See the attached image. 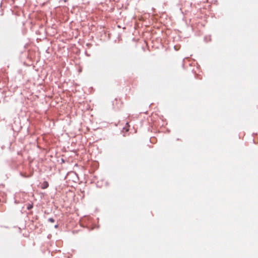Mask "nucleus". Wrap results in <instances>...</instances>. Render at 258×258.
Masks as SVG:
<instances>
[{
	"instance_id": "nucleus-2",
	"label": "nucleus",
	"mask_w": 258,
	"mask_h": 258,
	"mask_svg": "<svg viewBox=\"0 0 258 258\" xmlns=\"http://www.w3.org/2000/svg\"><path fill=\"white\" fill-rule=\"evenodd\" d=\"M48 221H49L50 222H54V220L52 218H49L48 219Z\"/></svg>"
},
{
	"instance_id": "nucleus-3",
	"label": "nucleus",
	"mask_w": 258,
	"mask_h": 258,
	"mask_svg": "<svg viewBox=\"0 0 258 258\" xmlns=\"http://www.w3.org/2000/svg\"><path fill=\"white\" fill-rule=\"evenodd\" d=\"M32 207H33V206H32V205L29 204V205L27 206V209H28V210H30V209H31L32 208Z\"/></svg>"
},
{
	"instance_id": "nucleus-4",
	"label": "nucleus",
	"mask_w": 258,
	"mask_h": 258,
	"mask_svg": "<svg viewBox=\"0 0 258 258\" xmlns=\"http://www.w3.org/2000/svg\"><path fill=\"white\" fill-rule=\"evenodd\" d=\"M54 227H55V228H57V227H58V225H55L54 226Z\"/></svg>"
},
{
	"instance_id": "nucleus-1",
	"label": "nucleus",
	"mask_w": 258,
	"mask_h": 258,
	"mask_svg": "<svg viewBox=\"0 0 258 258\" xmlns=\"http://www.w3.org/2000/svg\"><path fill=\"white\" fill-rule=\"evenodd\" d=\"M49 186V184H48V182L47 181H44L43 182V183H42L41 184V188L42 189H45L46 188H47Z\"/></svg>"
}]
</instances>
